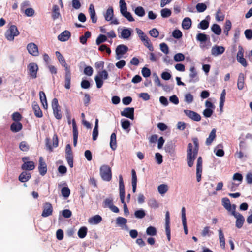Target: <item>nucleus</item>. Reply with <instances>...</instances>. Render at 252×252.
<instances>
[{
  "label": "nucleus",
  "instance_id": "nucleus-62",
  "mask_svg": "<svg viewBox=\"0 0 252 252\" xmlns=\"http://www.w3.org/2000/svg\"><path fill=\"white\" fill-rule=\"evenodd\" d=\"M182 32L179 30H175L172 32V36L176 39H179L182 37Z\"/></svg>",
  "mask_w": 252,
  "mask_h": 252
},
{
  "label": "nucleus",
  "instance_id": "nucleus-58",
  "mask_svg": "<svg viewBox=\"0 0 252 252\" xmlns=\"http://www.w3.org/2000/svg\"><path fill=\"white\" fill-rule=\"evenodd\" d=\"M113 205V199L111 198H107L103 202V207L104 208H110Z\"/></svg>",
  "mask_w": 252,
  "mask_h": 252
},
{
  "label": "nucleus",
  "instance_id": "nucleus-41",
  "mask_svg": "<svg viewBox=\"0 0 252 252\" xmlns=\"http://www.w3.org/2000/svg\"><path fill=\"white\" fill-rule=\"evenodd\" d=\"M232 24L229 20H226L224 25V33L226 36L228 35L229 31L231 30Z\"/></svg>",
  "mask_w": 252,
  "mask_h": 252
},
{
  "label": "nucleus",
  "instance_id": "nucleus-53",
  "mask_svg": "<svg viewBox=\"0 0 252 252\" xmlns=\"http://www.w3.org/2000/svg\"><path fill=\"white\" fill-rule=\"evenodd\" d=\"M146 234L150 236H155L157 234V230L153 226H149L146 229Z\"/></svg>",
  "mask_w": 252,
  "mask_h": 252
},
{
  "label": "nucleus",
  "instance_id": "nucleus-4",
  "mask_svg": "<svg viewBox=\"0 0 252 252\" xmlns=\"http://www.w3.org/2000/svg\"><path fill=\"white\" fill-rule=\"evenodd\" d=\"M19 34V32L15 25H11L5 33V38L9 41H13L15 36Z\"/></svg>",
  "mask_w": 252,
  "mask_h": 252
},
{
  "label": "nucleus",
  "instance_id": "nucleus-10",
  "mask_svg": "<svg viewBox=\"0 0 252 252\" xmlns=\"http://www.w3.org/2000/svg\"><path fill=\"white\" fill-rule=\"evenodd\" d=\"M128 50V47L123 44L118 45L116 49L117 59H120Z\"/></svg>",
  "mask_w": 252,
  "mask_h": 252
},
{
  "label": "nucleus",
  "instance_id": "nucleus-6",
  "mask_svg": "<svg viewBox=\"0 0 252 252\" xmlns=\"http://www.w3.org/2000/svg\"><path fill=\"white\" fill-rule=\"evenodd\" d=\"M233 210L232 211L231 214L234 216L236 219V227L238 228H241L244 223L245 218L242 215L239 213H236L235 211L236 205H233Z\"/></svg>",
  "mask_w": 252,
  "mask_h": 252
},
{
  "label": "nucleus",
  "instance_id": "nucleus-49",
  "mask_svg": "<svg viewBox=\"0 0 252 252\" xmlns=\"http://www.w3.org/2000/svg\"><path fill=\"white\" fill-rule=\"evenodd\" d=\"M62 195L65 198L68 197L70 194V190L67 187H64L61 189Z\"/></svg>",
  "mask_w": 252,
  "mask_h": 252
},
{
  "label": "nucleus",
  "instance_id": "nucleus-55",
  "mask_svg": "<svg viewBox=\"0 0 252 252\" xmlns=\"http://www.w3.org/2000/svg\"><path fill=\"white\" fill-rule=\"evenodd\" d=\"M107 40V37L103 34H100L96 40V44L97 45L105 42Z\"/></svg>",
  "mask_w": 252,
  "mask_h": 252
},
{
  "label": "nucleus",
  "instance_id": "nucleus-47",
  "mask_svg": "<svg viewBox=\"0 0 252 252\" xmlns=\"http://www.w3.org/2000/svg\"><path fill=\"white\" fill-rule=\"evenodd\" d=\"M19 148L23 152H27L30 149V146L26 141H23L19 144Z\"/></svg>",
  "mask_w": 252,
  "mask_h": 252
},
{
  "label": "nucleus",
  "instance_id": "nucleus-37",
  "mask_svg": "<svg viewBox=\"0 0 252 252\" xmlns=\"http://www.w3.org/2000/svg\"><path fill=\"white\" fill-rule=\"evenodd\" d=\"M219 234L220 247L222 249H224L225 247V238L223 232L221 229L219 230Z\"/></svg>",
  "mask_w": 252,
  "mask_h": 252
},
{
  "label": "nucleus",
  "instance_id": "nucleus-15",
  "mask_svg": "<svg viewBox=\"0 0 252 252\" xmlns=\"http://www.w3.org/2000/svg\"><path fill=\"white\" fill-rule=\"evenodd\" d=\"M38 170L40 174L42 176L45 175L47 173V165L43 161V158L42 157L39 158Z\"/></svg>",
  "mask_w": 252,
  "mask_h": 252
},
{
  "label": "nucleus",
  "instance_id": "nucleus-56",
  "mask_svg": "<svg viewBox=\"0 0 252 252\" xmlns=\"http://www.w3.org/2000/svg\"><path fill=\"white\" fill-rule=\"evenodd\" d=\"M121 124L122 128L125 130L127 129L130 126V123L127 120L122 119L121 120Z\"/></svg>",
  "mask_w": 252,
  "mask_h": 252
},
{
  "label": "nucleus",
  "instance_id": "nucleus-24",
  "mask_svg": "<svg viewBox=\"0 0 252 252\" xmlns=\"http://www.w3.org/2000/svg\"><path fill=\"white\" fill-rule=\"evenodd\" d=\"M23 170H32L35 168V165L33 161H30L25 162L21 166Z\"/></svg>",
  "mask_w": 252,
  "mask_h": 252
},
{
  "label": "nucleus",
  "instance_id": "nucleus-61",
  "mask_svg": "<svg viewBox=\"0 0 252 252\" xmlns=\"http://www.w3.org/2000/svg\"><path fill=\"white\" fill-rule=\"evenodd\" d=\"M148 205L151 208H157L158 207V203L154 199H150L148 201Z\"/></svg>",
  "mask_w": 252,
  "mask_h": 252
},
{
  "label": "nucleus",
  "instance_id": "nucleus-34",
  "mask_svg": "<svg viewBox=\"0 0 252 252\" xmlns=\"http://www.w3.org/2000/svg\"><path fill=\"white\" fill-rule=\"evenodd\" d=\"M110 146L112 150H116L117 148L116 134L112 133L110 137Z\"/></svg>",
  "mask_w": 252,
  "mask_h": 252
},
{
  "label": "nucleus",
  "instance_id": "nucleus-22",
  "mask_svg": "<svg viewBox=\"0 0 252 252\" xmlns=\"http://www.w3.org/2000/svg\"><path fill=\"white\" fill-rule=\"evenodd\" d=\"M89 12L92 23H95L97 22V18L94 7L93 4L90 5Z\"/></svg>",
  "mask_w": 252,
  "mask_h": 252
},
{
  "label": "nucleus",
  "instance_id": "nucleus-30",
  "mask_svg": "<svg viewBox=\"0 0 252 252\" xmlns=\"http://www.w3.org/2000/svg\"><path fill=\"white\" fill-rule=\"evenodd\" d=\"M191 20L190 18L186 17L185 18L182 23V28L185 30L189 29L191 26Z\"/></svg>",
  "mask_w": 252,
  "mask_h": 252
},
{
  "label": "nucleus",
  "instance_id": "nucleus-31",
  "mask_svg": "<svg viewBox=\"0 0 252 252\" xmlns=\"http://www.w3.org/2000/svg\"><path fill=\"white\" fill-rule=\"evenodd\" d=\"M31 178V175L30 173L22 172L19 176V180L21 182H25L28 181Z\"/></svg>",
  "mask_w": 252,
  "mask_h": 252
},
{
  "label": "nucleus",
  "instance_id": "nucleus-5",
  "mask_svg": "<svg viewBox=\"0 0 252 252\" xmlns=\"http://www.w3.org/2000/svg\"><path fill=\"white\" fill-rule=\"evenodd\" d=\"M51 105L55 117L58 120L61 119L62 115L61 107L59 104L58 100L57 98H55L52 100Z\"/></svg>",
  "mask_w": 252,
  "mask_h": 252
},
{
  "label": "nucleus",
  "instance_id": "nucleus-42",
  "mask_svg": "<svg viewBox=\"0 0 252 252\" xmlns=\"http://www.w3.org/2000/svg\"><path fill=\"white\" fill-rule=\"evenodd\" d=\"M160 13L161 17L163 18H165L170 17L172 14V12L170 9L165 8L161 9Z\"/></svg>",
  "mask_w": 252,
  "mask_h": 252
},
{
  "label": "nucleus",
  "instance_id": "nucleus-20",
  "mask_svg": "<svg viewBox=\"0 0 252 252\" xmlns=\"http://www.w3.org/2000/svg\"><path fill=\"white\" fill-rule=\"evenodd\" d=\"M70 36V32L67 30H65L58 35V39L61 41L64 42L67 41Z\"/></svg>",
  "mask_w": 252,
  "mask_h": 252
},
{
  "label": "nucleus",
  "instance_id": "nucleus-60",
  "mask_svg": "<svg viewBox=\"0 0 252 252\" xmlns=\"http://www.w3.org/2000/svg\"><path fill=\"white\" fill-rule=\"evenodd\" d=\"M160 49L161 51L165 54L169 53V48L167 45L165 43H161L160 44Z\"/></svg>",
  "mask_w": 252,
  "mask_h": 252
},
{
  "label": "nucleus",
  "instance_id": "nucleus-18",
  "mask_svg": "<svg viewBox=\"0 0 252 252\" xmlns=\"http://www.w3.org/2000/svg\"><path fill=\"white\" fill-rule=\"evenodd\" d=\"M225 51V48L223 46H215L211 49V54L212 55L217 56L222 54Z\"/></svg>",
  "mask_w": 252,
  "mask_h": 252
},
{
  "label": "nucleus",
  "instance_id": "nucleus-13",
  "mask_svg": "<svg viewBox=\"0 0 252 252\" xmlns=\"http://www.w3.org/2000/svg\"><path fill=\"white\" fill-rule=\"evenodd\" d=\"M119 178L120 198L121 201L124 202V199L125 198V185L122 176L120 175Z\"/></svg>",
  "mask_w": 252,
  "mask_h": 252
},
{
  "label": "nucleus",
  "instance_id": "nucleus-9",
  "mask_svg": "<svg viewBox=\"0 0 252 252\" xmlns=\"http://www.w3.org/2000/svg\"><path fill=\"white\" fill-rule=\"evenodd\" d=\"M28 69L29 71V74L32 78H35L37 77V72L38 69L37 65L33 62L30 63L28 66Z\"/></svg>",
  "mask_w": 252,
  "mask_h": 252
},
{
  "label": "nucleus",
  "instance_id": "nucleus-29",
  "mask_svg": "<svg viewBox=\"0 0 252 252\" xmlns=\"http://www.w3.org/2000/svg\"><path fill=\"white\" fill-rule=\"evenodd\" d=\"M61 17L59 7L57 5H54L52 7V18L53 20L58 19Z\"/></svg>",
  "mask_w": 252,
  "mask_h": 252
},
{
  "label": "nucleus",
  "instance_id": "nucleus-33",
  "mask_svg": "<svg viewBox=\"0 0 252 252\" xmlns=\"http://www.w3.org/2000/svg\"><path fill=\"white\" fill-rule=\"evenodd\" d=\"M141 40L143 42L144 45L147 47L150 51H153L154 50V48L151 42L147 36L142 37V39Z\"/></svg>",
  "mask_w": 252,
  "mask_h": 252
},
{
  "label": "nucleus",
  "instance_id": "nucleus-35",
  "mask_svg": "<svg viewBox=\"0 0 252 252\" xmlns=\"http://www.w3.org/2000/svg\"><path fill=\"white\" fill-rule=\"evenodd\" d=\"M102 220V217L98 215H95L89 220V222L92 224H97Z\"/></svg>",
  "mask_w": 252,
  "mask_h": 252
},
{
  "label": "nucleus",
  "instance_id": "nucleus-36",
  "mask_svg": "<svg viewBox=\"0 0 252 252\" xmlns=\"http://www.w3.org/2000/svg\"><path fill=\"white\" fill-rule=\"evenodd\" d=\"M98 119H96L95 122V126L93 129V140L94 141H95L98 137Z\"/></svg>",
  "mask_w": 252,
  "mask_h": 252
},
{
  "label": "nucleus",
  "instance_id": "nucleus-25",
  "mask_svg": "<svg viewBox=\"0 0 252 252\" xmlns=\"http://www.w3.org/2000/svg\"><path fill=\"white\" fill-rule=\"evenodd\" d=\"M216 130L215 128H213L211 130V131L209 135V137L206 139V140L205 142V144L206 145H207V146L210 145L212 144V142L215 140V139L216 138Z\"/></svg>",
  "mask_w": 252,
  "mask_h": 252
},
{
  "label": "nucleus",
  "instance_id": "nucleus-27",
  "mask_svg": "<svg viewBox=\"0 0 252 252\" xmlns=\"http://www.w3.org/2000/svg\"><path fill=\"white\" fill-rule=\"evenodd\" d=\"M39 98L41 103L43 106V107L45 109H47L48 108V104L46 99V96L45 93L43 91L39 92Z\"/></svg>",
  "mask_w": 252,
  "mask_h": 252
},
{
  "label": "nucleus",
  "instance_id": "nucleus-52",
  "mask_svg": "<svg viewBox=\"0 0 252 252\" xmlns=\"http://www.w3.org/2000/svg\"><path fill=\"white\" fill-rule=\"evenodd\" d=\"M208 35L204 33H200L196 36L197 40L202 42H206L208 40Z\"/></svg>",
  "mask_w": 252,
  "mask_h": 252
},
{
  "label": "nucleus",
  "instance_id": "nucleus-45",
  "mask_svg": "<svg viewBox=\"0 0 252 252\" xmlns=\"http://www.w3.org/2000/svg\"><path fill=\"white\" fill-rule=\"evenodd\" d=\"M134 12L135 14L139 17H143L145 15V11L143 7L138 6L136 7Z\"/></svg>",
  "mask_w": 252,
  "mask_h": 252
},
{
  "label": "nucleus",
  "instance_id": "nucleus-14",
  "mask_svg": "<svg viewBox=\"0 0 252 252\" xmlns=\"http://www.w3.org/2000/svg\"><path fill=\"white\" fill-rule=\"evenodd\" d=\"M134 109L133 107H127L124 109L123 111L121 112V115L133 120L134 119Z\"/></svg>",
  "mask_w": 252,
  "mask_h": 252
},
{
  "label": "nucleus",
  "instance_id": "nucleus-21",
  "mask_svg": "<svg viewBox=\"0 0 252 252\" xmlns=\"http://www.w3.org/2000/svg\"><path fill=\"white\" fill-rule=\"evenodd\" d=\"M181 214H182V223H183V225L184 232H185V234L187 235V234H188V228H187V220H186V209H185V207H183L182 208Z\"/></svg>",
  "mask_w": 252,
  "mask_h": 252
},
{
  "label": "nucleus",
  "instance_id": "nucleus-19",
  "mask_svg": "<svg viewBox=\"0 0 252 252\" xmlns=\"http://www.w3.org/2000/svg\"><path fill=\"white\" fill-rule=\"evenodd\" d=\"M72 128H73V145L76 146L77 143L78 139V130L77 125L74 119L72 120Z\"/></svg>",
  "mask_w": 252,
  "mask_h": 252
},
{
  "label": "nucleus",
  "instance_id": "nucleus-32",
  "mask_svg": "<svg viewBox=\"0 0 252 252\" xmlns=\"http://www.w3.org/2000/svg\"><path fill=\"white\" fill-rule=\"evenodd\" d=\"M132 174V191L134 193L136 192L137 186V176L135 170L132 169L131 171Z\"/></svg>",
  "mask_w": 252,
  "mask_h": 252
},
{
  "label": "nucleus",
  "instance_id": "nucleus-50",
  "mask_svg": "<svg viewBox=\"0 0 252 252\" xmlns=\"http://www.w3.org/2000/svg\"><path fill=\"white\" fill-rule=\"evenodd\" d=\"M209 26V22L206 20H203L198 24V28L202 30H206L208 28Z\"/></svg>",
  "mask_w": 252,
  "mask_h": 252
},
{
  "label": "nucleus",
  "instance_id": "nucleus-7",
  "mask_svg": "<svg viewBox=\"0 0 252 252\" xmlns=\"http://www.w3.org/2000/svg\"><path fill=\"white\" fill-rule=\"evenodd\" d=\"M190 73L189 74V83H195L199 80V77L198 75L197 71L194 66H191L189 69Z\"/></svg>",
  "mask_w": 252,
  "mask_h": 252
},
{
  "label": "nucleus",
  "instance_id": "nucleus-11",
  "mask_svg": "<svg viewBox=\"0 0 252 252\" xmlns=\"http://www.w3.org/2000/svg\"><path fill=\"white\" fill-rule=\"evenodd\" d=\"M184 112L186 116L193 121L198 122L201 120L200 115L196 112L190 110H184Z\"/></svg>",
  "mask_w": 252,
  "mask_h": 252
},
{
  "label": "nucleus",
  "instance_id": "nucleus-12",
  "mask_svg": "<svg viewBox=\"0 0 252 252\" xmlns=\"http://www.w3.org/2000/svg\"><path fill=\"white\" fill-rule=\"evenodd\" d=\"M27 49L29 54L37 56L39 55V51L37 46L34 43H29L27 46Z\"/></svg>",
  "mask_w": 252,
  "mask_h": 252
},
{
  "label": "nucleus",
  "instance_id": "nucleus-1",
  "mask_svg": "<svg viewBox=\"0 0 252 252\" xmlns=\"http://www.w3.org/2000/svg\"><path fill=\"white\" fill-rule=\"evenodd\" d=\"M192 140L194 145V148L193 150L192 143H189L188 144L187 150V161L189 167H191L193 165L194 161L198 154L199 150V142L197 137H194Z\"/></svg>",
  "mask_w": 252,
  "mask_h": 252
},
{
  "label": "nucleus",
  "instance_id": "nucleus-46",
  "mask_svg": "<svg viewBox=\"0 0 252 252\" xmlns=\"http://www.w3.org/2000/svg\"><path fill=\"white\" fill-rule=\"evenodd\" d=\"M134 215L136 218L142 219L146 215L145 211L142 209L136 210L134 212Z\"/></svg>",
  "mask_w": 252,
  "mask_h": 252
},
{
  "label": "nucleus",
  "instance_id": "nucleus-48",
  "mask_svg": "<svg viewBox=\"0 0 252 252\" xmlns=\"http://www.w3.org/2000/svg\"><path fill=\"white\" fill-rule=\"evenodd\" d=\"M120 12L122 14L127 12V5L124 0H120Z\"/></svg>",
  "mask_w": 252,
  "mask_h": 252
},
{
  "label": "nucleus",
  "instance_id": "nucleus-26",
  "mask_svg": "<svg viewBox=\"0 0 252 252\" xmlns=\"http://www.w3.org/2000/svg\"><path fill=\"white\" fill-rule=\"evenodd\" d=\"M245 84V76L243 73H240L239 74L237 81V87L240 90L244 88Z\"/></svg>",
  "mask_w": 252,
  "mask_h": 252
},
{
  "label": "nucleus",
  "instance_id": "nucleus-16",
  "mask_svg": "<svg viewBox=\"0 0 252 252\" xmlns=\"http://www.w3.org/2000/svg\"><path fill=\"white\" fill-rule=\"evenodd\" d=\"M52 141H53V145L52 146L49 143V139H47L46 145L48 147V148L50 152L53 151V147L56 148L58 146L59 140H58V136L56 134H55L54 135V136H53Z\"/></svg>",
  "mask_w": 252,
  "mask_h": 252
},
{
  "label": "nucleus",
  "instance_id": "nucleus-17",
  "mask_svg": "<svg viewBox=\"0 0 252 252\" xmlns=\"http://www.w3.org/2000/svg\"><path fill=\"white\" fill-rule=\"evenodd\" d=\"M32 108L36 117L41 118L43 116L42 112L37 102L33 101L32 102Z\"/></svg>",
  "mask_w": 252,
  "mask_h": 252
},
{
  "label": "nucleus",
  "instance_id": "nucleus-39",
  "mask_svg": "<svg viewBox=\"0 0 252 252\" xmlns=\"http://www.w3.org/2000/svg\"><path fill=\"white\" fill-rule=\"evenodd\" d=\"M222 204L223 207L228 211L231 210V205L229 199L228 198H223L222 199Z\"/></svg>",
  "mask_w": 252,
  "mask_h": 252
},
{
  "label": "nucleus",
  "instance_id": "nucleus-43",
  "mask_svg": "<svg viewBox=\"0 0 252 252\" xmlns=\"http://www.w3.org/2000/svg\"><path fill=\"white\" fill-rule=\"evenodd\" d=\"M211 29L213 32L217 35H220L221 33V28L217 24H213L212 26Z\"/></svg>",
  "mask_w": 252,
  "mask_h": 252
},
{
  "label": "nucleus",
  "instance_id": "nucleus-63",
  "mask_svg": "<svg viewBox=\"0 0 252 252\" xmlns=\"http://www.w3.org/2000/svg\"><path fill=\"white\" fill-rule=\"evenodd\" d=\"M142 74L144 77H148L151 75L150 70L147 67H143L141 71Z\"/></svg>",
  "mask_w": 252,
  "mask_h": 252
},
{
  "label": "nucleus",
  "instance_id": "nucleus-8",
  "mask_svg": "<svg viewBox=\"0 0 252 252\" xmlns=\"http://www.w3.org/2000/svg\"><path fill=\"white\" fill-rule=\"evenodd\" d=\"M53 207L49 202H46L43 204V210L41 216L43 217H48L52 214Z\"/></svg>",
  "mask_w": 252,
  "mask_h": 252
},
{
  "label": "nucleus",
  "instance_id": "nucleus-40",
  "mask_svg": "<svg viewBox=\"0 0 252 252\" xmlns=\"http://www.w3.org/2000/svg\"><path fill=\"white\" fill-rule=\"evenodd\" d=\"M88 229L86 227H81L78 231V236L80 238H84L86 237Z\"/></svg>",
  "mask_w": 252,
  "mask_h": 252
},
{
  "label": "nucleus",
  "instance_id": "nucleus-64",
  "mask_svg": "<svg viewBox=\"0 0 252 252\" xmlns=\"http://www.w3.org/2000/svg\"><path fill=\"white\" fill-rule=\"evenodd\" d=\"M116 221L118 224L123 225L127 223V220L123 217H119L117 218Z\"/></svg>",
  "mask_w": 252,
  "mask_h": 252
},
{
  "label": "nucleus",
  "instance_id": "nucleus-3",
  "mask_svg": "<svg viewBox=\"0 0 252 252\" xmlns=\"http://www.w3.org/2000/svg\"><path fill=\"white\" fill-rule=\"evenodd\" d=\"M100 174L102 179L106 181H110L112 179L111 168L107 165H103L100 168Z\"/></svg>",
  "mask_w": 252,
  "mask_h": 252
},
{
  "label": "nucleus",
  "instance_id": "nucleus-28",
  "mask_svg": "<svg viewBox=\"0 0 252 252\" xmlns=\"http://www.w3.org/2000/svg\"><path fill=\"white\" fill-rule=\"evenodd\" d=\"M113 16V8L112 6H110L107 9L106 13L104 14V16L106 21H110L112 19Z\"/></svg>",
  "mask_w": 252,
  "mask_h": 252
},
{
  "label": "nucleus",
  "instance_id": "nucleus-44",
  "mask_svg": "<svg viewBox=\"0 0 252 252\" xmlns=\"http://www.w3.org/2000/svg\"><path fill=\"white\" fill-rule=\"evenodd\" d=\"M225 18V15L222 13L220 8H219L216 14V19L218 21H222Z\"/></svg>",
  "mask_w": 252,
  "mask_h": 252
},
{
  "label": "nucleus",
  "instance_id": "nucleus-54",
  "mask_svg": "<svg viewBox=\"0 0 252 252\" xmlns=\"http://www.w3.org/2000/svg\"><path fill=\"white\" fill-rule=\"evenodd\" d=\"M196 8L198 12H203L207 9L206 5L204 3H199L196 5Z\"/></svg>",
  "mask_w": 252,
  "mask_h": 252
},
{
  "label": "nucleus",
  "instance_id": "nucleus-59",
  "mask_svg": "<svg viewBox=\"0 0 252 252\" xmlns=\"http://www.w3.org/2000/svg\"><path fill=\"white\" fill-rule=\"evenodd\" d=\"M22 115L17 112L13 113L12 115V120L16 122H19V121L22 119Z\"/></svg>",
  "mask_w": 252,
  "mask_h": 252
},
{
  "label": "nucleus",
  "instance_id": "nucleus-23",
  "mask_svg": "<svg viewBox=\"0 0 252 252\" xmlns=\"http://www.w3.org/2000/svg\"><path fill=\"white\" fill-rule=\"evenodd\" d=\"M23 127V125L20 122H14L10 126V130L13 132H18L20 131Z\"/></svg>",
  "mask_w": 252,
  "mask_h": 252
},
{
  "label": "nucleus",
  "instance_id": "nucleus-38",
  "mask_svg": "<svg viewBox=\"0 0 252 252\" xmlns=\"http://www.w3.org/2000/svg\"><path fill=\"white\" fill-rule=\"evenodd\" d=\"M131 35V31L128 28L124 29L121 32V37L124 39H127Z\"/></svg>",
  "mask_w": 252,
  "mask_h": 252
},
{
  "label": "nucleus",
  "instance_id": "nucleus-51",
  "mask_svg": "<svg viewBox=\"0 0 252 252\" xmlns=\"http://www.w3.org/2000/svg\"><path fill=\"white\" fill-rule=\"evenodd\" d=\"M168 190V186L165 184H161L158 187V191L161 194H165Z\"/></svg>",
  "mask_w": 252,
  "mask_h": 252
},
{
  "label": "nucleus",
  "instance_id": "nucleus-57",
  "mask_svg": "<svg viewBox=\"0 0 252 252\" xmlns=\"http://www.w3.org/2000/svg\"><path fill=\"white\" fill-rule=\"evenodd\" d=\"M96 76L102 79H103L104 80L107 79L109 76L107 71L105 70L98 72V74Z\"/></svg>",
  "mask_w": 252,
  "mask_h": 252
},
{
  "label": "nucleus",
  "instance_id": "nucleus-2",
  "mask_svg": "<svg viewBox=\"0 0 252 252\" xmlns=\"http://www.w3.org/2000/svg\"><path fill=\"white\" fill-rule=\"evenodd\" d=\"M55 54L60 63L65 68V73L64 87L67 89H69L70 88L71 81V72L70 67L67 65L64 58L59 51H56Z\"/></svg>",
  "mask_w": 252,
  "mask_h": 252
}]
</instances>
